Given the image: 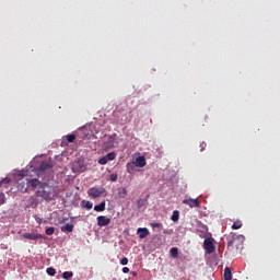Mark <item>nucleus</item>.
Segmentation results:
<instances>
[{
	"mask_svg": "<svg viewBox=\"0 0 280 280\" xmlns=\"http://www.w3.org/2000/svg\"><path fill=\"white\" fill-rule=\"evenodd\" d=\"M57 187L43 184L37 191H35V197L43 199L46 202L55 201L57 198Z\"/></svg>",
	"mask_w": 280,
	"mask_h": 280,
	"instance_id": "nucleus-1",
	"label": "nucleus"
},
{
	"mask_svg": "<svg viewBox=\"0 0 280 280\" xmlns=\"http://www.w3.org/2000/svg\"><path fill=\"white\" fill-rule=\"evenodd\" d=\"M203 249L208 255H211L212 253L215 252V247L212 238H206V241H203Z\"/></svg>",
	"mask_w": 280,
	"mask_h": 280,
	"instance_id": "nucleus-2",
	"label": "nucleus"
},
{
	"mask_svg": "<svg viewBox=\"0 0 280 280\" xmlns=\"http://www.w3.org/2000/svg\"><path fill=\"white\" fill-rule=\"evenodd\" d=\"M86 170V166H84V163L82 160H78L72 163V172L78 174V173H83Z\"/></svg>",
	"mask_w": 280,
	"mask_h": 280,
	"instance_id": "nucleus-3",
	"label": "nucleus"
},
{
	"mask_svg": "<svg viewBox=\"0 0 280 280\" xmlns=\"http://www.w3.org/2000/svg\"><path fill=\"white\" fill-rule=\"evenodd\" d=\"M103 194H105V189L104 188H90L89 189V196L92 198H101L103 196Z\"/></svg>",
	"mask_w": 280,
	"mask_h": 280,
	"instance_id": "nucleus-4",
	"label": "nucleus"
},
{
	"mask_svg": "<svg viewBox=\"0 0 280 280\" xmlns=\"http://www.w3.org/2000/svg\"><path fill=\"white\" fill-rule=\"evenodd\" d=\"M114 160H116V153L110 152V153H106L105 156L101 158L100 161H97V163H100V165H106V163Z\"/></svg>",
	"mask_w": 280,
	"mask_h": 280,
	"instance_id": "nucleus-5",
	"label": "nucleus"
},
{
	"mask_svg": "<svg viewBox=\"0 0 280 280\" xmlns=\"http://www.w3.org/2000/svg\"><path fill=\"white\" fill-rule=\"evenodd\" d=\"M183 203L188 206V208L190 209L192 208L200 209V201H198L197 199H192V198L184 199Z\"/></svg>",
	"mask_w": 280,
	"mask_h": 280,
	"instance_id": "nucleus-6",
	"label": "nucleus"
},
{
	"mask_svg": "<svg viewBox=\"0 0 280 280\" xmlns=\"http://www.w3.org/2000/svg\"><path fill=\"white\" fill-rule=\"evenodd\" d=\"M26 185H28V187L30 188H33V189H35V188H39V187H42L43 185H48L47 183H42L39 179H37V178H32V179H27V183H26Z\"/></svg>",
	"mask_w": 280,
	"mask_h": 280,
	"instance_id": "nucleus-7",
	"label": "nucleus"
},
{
	"mask_svg": "<svg viewBox=\"0 0 280 280\" xmlns=\"http://www.w3.org/2000/svg\"><path fill=\"white\" fill-rule=\"evenodd\" d=\"M22 238L28 240V241H38V240L45 238V235H43V234L25 233V234H22Z\"/></svg>",
	"mask_w": 280,
	"mask_h": 280,
	"instance_id": "nucleus-8",
	"label": "nucleus"
},
{
	"mask_svg": "<svg viewBox=\"0 0 280 280\" xmlns=\"http://www.w3.org/2000/svg\"><path fill=\"white\" fill-rule=\"evenodd\" d=\"M110 224V219L105 215L97 217V226L100 228H106Z\"/></svg>",
	"mask_w": 280,
	"mask_h": 280,
	"instance_id": "nucleus-9",
	"label": "nucleus"
},
{
	"mask_svg": "<svg viewBox=\"0 0 280 280\" xmlns=\"http://www.w3.org/2000/svg\"><path fill=\"white\" fill-rule=\"evenodd\" d=\"M128 164H133L136 165V167H139V168L145 167V164H147L145 156H138L136 158V160H133V162H130Z\"/></svg>",
	"mask_w": 280,
	"mask_h": 280,
	"instance_id": "nucleus-10",
	"label": "nucleus"
},
{
	"mask_svg": "<svg viewBox=\"0 0 280 280\" xmlns=\"http://www.w3.org/2000/svg\"><path fill=\"white\" fill-rule=\"evenodd\" d=\"M116 138H117L116 133L108 137V140H106V142H105V148L113 149L114 144H116Z\"/></svg>",
	"mask_w": 280,
	"mask_h": 280,
	"instance_id": "nucleus-11",
	"label": "nucleus"
},
{
	"mask_svg": "<svg viewBox=\"0 0 280 280\" xmlns=\"http://www.w3.org/2000/svg\"><path fill=\"white\" fill-rule=\"evenodd\" d=\"M240 238H244V236H242V235H232L231 238H229V241H228V246L229 247L234 246L235 242L238 241Z\"/></svg>",
	"mask_w": 280,
	"mask_h": 280,
	"instance_id": "nucleus-12",
	"label": "nucleus"
},
{
	"mask_svg": "<svg viewBox=\"0 0 280 280\" xmlns=\"http://www.w3.org/2000/svg\"><path fill=\"white\" fill-rule=\"evenodd\" d=\"M139 238L143 240L149 235V230L147 228L138 229Z\"/></svg>",
	"mask_w": 280,
	"mask_h": 280,
	"instance_id": "nucleus-13",
	"label": "nucleus"
},
{
	"mask_svg": "<svg viewBox=\"0 0 280 280\" xmlns=\"http://www.w3.org/2000/svg\"><path fill=\"white\" fill-rule=\"evenodd\" d=\"M105 209H106V202L105 201H101L100 205L94 206V211L95 212H103V211H105Z\"/></svg>",
	"mask_w": 280,
	"mask_h": 280,
	"instance_id": "nucleus-14",
	"label": "nucleus"
},
{
	"mask_svg": "<svg viewBox=\"0 0 280 280\" xmlns=\"http://www.w3.org/2000/svg\"><path fill=\"white\" fill-rule=\"evenodd\" d=\"M223 279L224 280H232L231 268H225L223 271Z\"/></svg>",
	"mask_w": 280,
	"mask_h": 280,
	"instance_id": "nucleus-15",
	"label": "nucleus"
},
{
	"mask_svg": "<svg viewBox=\"0 0 280 280\" xmlns=\"http://www.w3.org/2000/svg\"><path fill=\"white\" fill-rule=\"evenodd\" d=\"M61 231L62 232H68V233L73 232V225L70 224V223H67V225L61 228Z\"/></svg>",
	"mask_w": 280,
	"mask_h": 280,
	"instance_id": "nucleus-16",
	"label": "nucleus"
},
{
	"mask_svg": "<svg viewBox=\"0 0 280 280\" xmlns=\"http://www.w3.org/2000/svg\"><path fill=\"white\" fill-rule=\"evenodd\" d=\"M81 203H82V207L84 208V209H86V210H91L92 209V207H93V205H92V202L91 201H81Z\"/></svg>",
	"mask_w": 280,
	"mask_h": 280,
	"instance_id": "nucleus-17",
	"label": "nucleus"
},
{
	"mask_svg": "<svg viewBox=\"0 0 280 280\" xmlns=\"http://www.w3.org/2000/svg\"><path fill=\"white\" fill-rule=\"evenodd\" d=\"M135 167H138L135 163H127V173L131 174L135 171Z\"/></svg>",
	"mask_w": 280,
	"mask_h": 280,
	"instance_id": "nucleus-18",
	"label": "nucleus"
},
{
	"mask_svg": "<svg viewBox=\"0 0 280 280\" xmlns=\"http://www.w3.org/2000/svg\"><path fill=\"white\" fill-rule=\"evenodd\" d=\"M49 168H50V163H48V162H43L39 165L40 171H45V170H49Z\"/></svg>",
	"mask_w": 280,
	"mask_h": 280,
	"instance_id": "nucleus-19",
	"label": "nucleus"
},
{
	"mask_svg": "<svg viewBox=\"0 0 280 280\" xmlns=\"http://www.w3.org/2000/svg\"><path fill=\"white\" fill-rule=\"evenodd\" d=\"M38 203H39V202L37 201V199H36L35 197H30V206H31L32 208L37 207Z\"/></svg>",
	"mask_w": 280,
	"mask_h": 280,
	"instance_id": "nucleus-20",
	"label": "nucleus"
},
{
	"mask_svg": "<svg viewBox=\"0 0 280 280\" xmlns=\"http://www.w3.org/2000/svg\"><path fill=\"white\" fill-rule=\"evenodd\" d=\"M178 219H179V212H178V210H174L173 215L171 217V220L173 222H177Z\"/></svg>",
	"mask_w": 280,
	"mask_h": 280,
	"instance_id": "nucleus-21",
	"label": "nucleus"
},
{
	"mask_svg": "<svg viewBox=\"0 0 280 280\" xmlns=\"http://www.w3.org/2000/svg\"><path fill=\"white\" fill-rule=\"evenodd\" d=\"M72 277H73L72 271H65V272H62V279H65V280H69Z\"/></svg>",
	"mask_w": 280,
	"mask_h": 280,
	"instance_id": "nucleus-22",
	"label": "nucleus"
},
{
	"mask_svg": "<svg viewBox=\"0 0 280 280\" xmlns=\"http://www.w3.org/2000/svg\"><path fill=\"white\" fill-rule=\"evenodd\" d=\"M231 229H233L234 231L242 229V221H235Z\"/></svg>",
	"mask_w": 280,
	"mask_h": 280,
	"instance_id": "nucleus-23",
	"label": "nucleus"
},
{
	"mask_svg": "<svg viewBox=\"0 0 280 280\" xmlns=\"http://www.w3.org/2000/svg\"><path fill=\"white\" fill-rule=\"evenodd\" d=\"M171 257L178 258V248L177 247L171 248Z\"/></svg>",
	"mask_w": 280,
	"mask_h": 280,
	"instance_id": "nucleus-24",
	"label": "nucleus"
},
{
	"mask_svg": "<svg viewBox=\"0 0 280 280\" xmlns=\"http://www.w3.org/2000/svg\"><path fill=\"white\" fill-rule=\"evenodd\" d=\"M55 232H56L55 228H48V229L45 230V233L48 236L54 235Z\"/></svg>",
	"mask_w": 280,
	"mask_h": 280,
	"instance_id": "nucleus-25",
	"label": "nucleus"
},
{
	"mask_svg": "<svg viewBox=\"0 0 280 280\" xmlns=\"http://www.w3.org/2000/svg\"><path fill=\"white\" fill-rule=\"evenodd\" d=\"M46 273H48V276H50V277H54V276H56V269L47 268L46 269Z\"/></svg>",
	"mask_w": 280,
	"mask_h": 280,
	"instance_id": "nucleus-26",
	"label": "nucleus"
},
{
	"mask_svg": "<svg viewBox=\"0 0 280 280\" xmlns=\"http://www.w3.org/2000/svg\"><path fill=\"white\" fill-rule=\"evenodd\" d=\"M67 141L70 142V143H72L73 141H75V135H73V133H72V135H68V136H67Z\"/></svg>",
	"mask_w": 280,
	"mask_h": 280,
	"instance_id": "nucleus-27",
	"label": "nucleus"
},
{
	"mask_svg": "<svg viewBox=\"0 0 280 280\" xmlns=\"http://www.w3.org/2000/svg\"><path fill=\"white\" fill-rule=\"evenodd\" d=\"M7 202V197H4V194L0 192V205H4Z\"/></svg>",
	"mask_w": 280,
	"mask_h": 280,
	"instance_id": "nucleus-28",
	"label": "nucleus"
},
{
	"mask_svg": "<svg viewBox=\"0 0 280 280\" xmlns=\"http://www.w3.org/2000/svg\"><path fill=\"white\" fill-rule=\"evenodd\" d=\"M119 264H121V266H127L128 265V258L122 257L121 260L119 261Z\"/></svg>",
	"mask_w": 280,
	"mask_h": 280,
	"instance_id": "nucleus-29",
	"label": "nucleus"
},
{
	"mask_svg": "<svg viewBox=\"0 0 280 280\" xmlns=\"http://www.w3.org/2000/svg\"><path fill=\"white\" fill-rule=\"evenodd\" d=\"M127 196V189L122 188L121 191H119V197L125 198Z\"/></svg>",
	"mask_w": 280,
	"mask_h": 280,
	"instance_id": "nucleus-30",
	"label": "nucleus"
},
{
	"mask_svg": "<svg viewBox=\"0 0 280 280\" xmlns=\"http://www.w3.org/2000/svg\"><path fill=\"white\" fill-rule=\"evenodd\" d=\"M117 180V174L116 173H112L110 174V182L115 183Z\"/></svg>",
	"mask_w": 280,
	"mask_h": 280,
	"instance_id": "nucleus-31",
	"label": "nucleus"
},
{
	"mask_svg": "<svg viewBox=\"0 0 280 280\" xmlns=\"http://www.w3.org/2000/svg\"><path fill=\"white\" fill-rule=\"evenodd\" d=\"M145 201L143 200V199H139L138 200V208H141V207H143V203H144Z\"/></svg>",
	"mask_w": 280,
	"mask_h": 280,
	"instance_id": "nucleus-32",
	"label": "nucleus"
},
{
	"mask_svg": "<svg viewBox=\"0 0 280 280\" xmlns=\"http://www.w3.org/2000/svg\"><path fill=\"white\" fill-rule=\"evenodd\" d=\"M199 147L201 148L200 151L203 152V150L206 149L207 144L203 142V143H201Z\"/></svg>",
	"mask_w": 280,
	"mask_h": 280,
	"instance_id": "nucleus-33",
	"label": "nucleus"
},
{
	"mask_svg": "<svg viewBox=\"0 0 280 280\" xmlns=\"http://www.w3.org/2000/svg\"><path fill=\"white\" fill-rule=\"evenodd\" d=\"M161 223H152V228L160 229Z\"/></svg>",
	"mask_w": 280,
	"mask_h": 280,
	"instance_id": "nucleus-34",
	"label": "nucleus"
},
{
	"mask_svg": "<svg viewBox=\"0 0 280 280\" xmlns=\"http://www.w3.org/2000/svg\"><path fill=\"white\" fill-rule=\"evenodd\" d=\"M130 271V269H128V267L122 268V273L127 275Z\"/></svg>",
	"mask_w": 280,
	"mask_h": 280,
	"instance_id": "nucleus-35",
	"label": "nucleus"
},
{
	"mask_svg": "<svg viewBox=\"0 0 280 280\" xmlns=\"http://www.w3.org/2000/svg\"><path fill=\"white\" fill-rule=\"evenodd\" d=\"M131 275H132V277H138V272H136V271H132Z\"/></svg>",
	"mask_w": 280,
	"mask_h": 280,
	"instance_id": "nucleus-36",
	"label": "nucleus"
}]
</instances>
